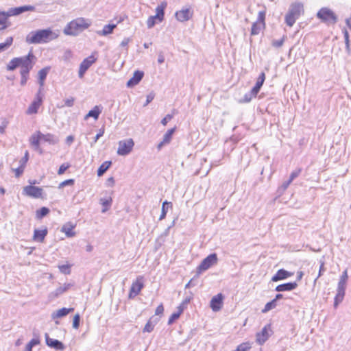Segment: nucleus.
<instances>
[{"instance_id":"obj_4","label":"nucleus","mask_w":351,"mask_h":351,"mask_svg":"<svg viewBox=\"0 0 351 351\" xmlns=\"http://www.w3.org/2000/svg\"><path fill=\"white\" fill-rule=\"evenodd\" d=\"M348 278L347 270H345L338 282L337 294L335 297L334 307L336 308L338 305L343 301L345 296L346 283Z\"/></svg>"},{"instance_id":"obj_22","label":"nucleus","mask_w":351,"mask_h":351,"mask_svg":"<svg viewBox=\"0 0 351 351\" xmlns=\"http://www.w3.org/2000/svg\"><path fill=\"white\" fill-rule=\"evenodd\" d=\"M24 59V56L14 58L12 59L9 63L7 64V70L8 71H14L17 67L20 66L23 60Z\"/></svg>"},{"instance_id":"obj_3","label":"nucleus","mask_w":351,"mask_h":351,"mask_svg":"<svg viewBox=\"0 0 351 351\" xmlns=\"http://www.w3.org/2000/svg\"><path fill=\"white\" fill-rule=\"evenodd\" d=\"M304 12L303 3L301 2H294L291 4L289 11L285 16V23L289 26L292 27L295 23V21Z\"/></svg>"},{"instance_id":"obj_62","label":"nucleus","mask_w":351,"mask_h":351,"mask_svg":"<svg viewBox=\"0 0 351 351\" xmlns=\"http://www.w3.org/2000/svg\"><path fill=\"white\" fill-rule=\"evenodd\" d=\"M43 86H39V89L36 95V97L39 98V99H43Z\"/></svg>"},{"instance_id":"obj_59","label":"nucleus","mask_w":351,"mask_h":351,"mask_svg":"<svg viewBox=\"0 0 351 351\" xmlns=\"http://www.w3.org/2000/svg\"><path fill=\"white\" fill-rule=\"evenodd\" d=\"M261 89V87L255 85L252 88V90H250V93L255 97L256 96V95L258 94V93L259 92Z\"/></svg>"},{"instance_id":"obj_17","label":"nucleus","mask_w":351,"mask_h":351,"mask_svg":"<svg viewBox=\"0 0 351 351\" xmlns=\"http://www.w3.org/2000/svg\"><path fill=\"white\" fill-rule=\"evenodd\" d=\"M144 73L141 71H136L132 78H130L127 82V86L129 88L133 87L137 85L143 79Z\"/></svg>"},{"instance_id":"obj_10","label":"nucleus","mask_w":351,"mask_h":351,"mask_svg":"<svg viewBox=\"0 0 351 351\" xmlns=\"http://www.w3.org/2000/svg\"><path fill=\"white\" fill-rule=\"evenodd\" d=\"M23 193L28 197L38 199L42 197L43 190L40 187L29 185L23 188Z\"/></svg>"},{"instance_id":"obj_27","label":"nucleus","mask_w":351,"mask_h":351,"mask_svg":"<svg viewBox=\"0 0 351 351\" xmlns=\"http://www.w3.org/2000/svg\"><path fill=\"white\" fill-rule=\"evenodd\" d=\"M43 142H46L51 145L56 144L59 141V138L57 136L53 134L47 133L43 134L42 133Z\"/></svg>"},{"instance_id":"obj_54","label":"nucleus","mask_w":351,"mask_h":351,"mask_svg":"<svg viewBox=\"0 0 351 351\" xmlns=\"http://www.w3.org/2000/svg\"><path fill=\"white\" fill-rule=\"evenodd\" d=\"M154 97H155V94L154 93H150L149 94H148L147 95V98H146V102L145 104H144V106H146L147 105H148L151 101H153V99H154Z\"/></svg>"},{"instance_id":"obj_29","label":"nucleus","mask_w":351,"mask_h":351,"mask_svg":"<svg viewBox=\"0 0 351 351\" xmlns=\"http://www.w3.org/2000/svg\"><path fill=\"white\" fill-rule=\"evenodd\" d=\"M269 335L267 327L265 326L261 332L256 335V341L260 345H263L268 339Z\"/></svg>"},{"instance_id":"obj_48","label":"nucleus","mask_w":351,"mask_h":351,"mask_svg":"<svg viewBox=\"0 0 351 351\" xmlns=\"http://www.w3.org/2000/svg\"><path fill=\"white\" fill-rule=\"evenodd\" d=\"M80 316L79 314H76L73 317V327L75 329H77L80 326Z\"/></svg>"},{"instance_id":"obj_34","label":"nucleus","mask_w":351,"mask_h":351,"mask_svg":"<svg viewBox=\"0 0 351 351\" xmlns=\"http://www.w3.org/2000/svg\"><path fill=\"white\" fill-rule=\"evenodd\" d=\"M8 17L10 16H7V12L0 11V30H3L8 27L5 23Z\"/></svg>"},{"instance_id":"obj_18","label":"nucleus","mask_w":351,"mask_h":351,"mask_svg":"<svg viewBox=\"0 0 351 351\" xmlns=\"http://www.w3.org/2000/svg\"><path fill=\"white\" fill-rule=\"evenodd\" d=\"M293 275V273L288 271L284 269L278 270L274 276L271 278V281L278 282L279 280L287 279Z\"/></svg>"},{"instance_id":"obj_53","label":"nucleus","mask_w":351,"mask_h":351,"mask_svg":"<svg viewBox=\"0 0 351 351\" xmlns=\"http://www.w3.org/2000/svg\"><path fill=\"white\" fill-rule=\"evenodd\" d=\"M254 97L250 92L246 93L243 98L241 100V102L248 103Z\"/></svg>"},{"instance_id":"obj_33","label":"nucleus","mask_w":351,"mask_h":351,"mask_svg":"<svg viewBox=\"0 0 351 351\" xmlns=\"http://www.w3.org/2000/svg\"><path fill=\"white\" fill-rule=\"evenodd\" d=\"M111 161H105L103 162L97 169V176L99 177L103 176L106 171L110 168L111 166Z\"/></svg>"},{"instance_id":"obj_14","label":"nucleus","mask_w":351,"mask_h":351,"mask_svg":"<svg viewBox=\"0 0 351 351\" xmlns=\"http://www.w3.org/2000/svg\"><path fill=\"white\" fill-rule=\"evenodd\" d=\"M36 8L34 5H25L23 6L10 8L7 11V16H17L25 12L35 11Z\"/></svg>"},{"instance_id":"obj_25","label":"nucleus","mask_w":351,"mask_h":351,"mask_svg":"<svg viewBox=\"0 0 351 351\" xmlns=\"http://www.w3.org/2000/svg\"><path fill=\"white\" fill-rule=\"evenodd\" d=\"M175 128H171L166 132V133L163 136L162 141L158 145V147L159 149L164 145L167 144L171 141L172 136L175 132Z\"/></svg>"},{"instance_id":"obj_38","label":"nucleus","mask_w":351,"mask_h":351,"mask_svg":"<svg viewBox=\"0 0 351 351\" xmlns=\"http://www.w3.org/2000/svg\"><path fill=\"white\" fill-rule=\"evenodd\" d=\"M13 42L12 37H8L4 43H0V52L4 51L8 49Z\"/></svg>"},{"instance_id":"obj_23","label":"nucleus","mask_w":351,"mask_h":351,"mask_svg":"<svg viewBox=\"0 0 351 351\" xmlns=\"http://www.w3.org/2000/svg\"><path fill=\"white\" fill-rule=\"evenodd\" d=\"M43 102V99L37 97H35V99L33 101V102L31 104V105L29 106L27 110V114H35L38 112V109L39 106L41 105Z\"/></svg>"},{"instance_id":"obj_56","label":"nucleus","mask_w":351,"mask_h":351,"mask_svg":"<svg viewBox=\"0 0 351 351\" xmlns=\"http://www.w3.org/2000/svg\"><path fill=\"white\" fill-rule=\"evenodd\" d=\"M59 269H60V271L62 273H64V274L70 273L69 266L67 265H61L59 267Z\"/></svg>"},{"instance_id":"obj_46","label":"nucleus","mask_w":351,"mask_h":351,"mask_svg":"<svg viewBox=\"0 0 351 351\" xmlns=\"http://www.w3.org/2000/svg\"><path fill=\"white\" fill-rule=\"evenodd\" d=\"M286 36H284L280 40H274L272 41V46L279 48L283 45Z\"/></svg>"},{"instance_id":"obj_6","label":"nucleus","mask_w":351,"mask_h":351,"mask_svg":"<svg viewBox=\"0 0 351 351\" xmlns=\"http://www.w3.org/2000/svg\"><path fill=\"white\" fill-rule=\"evenodd\" d=\"M29 160V155H24L20 159L15 158L10 164L12 171L15 173V176L19 178L23 173L26 164Z\"/></svg>"},{"instance_id":"obj_50","label":"nucleus","mask_w":351,"mask_h":351,"mask_svg":"<svg viewBox=\"0 0 351 351\" xmlns=\"http://www.w3.org/2000/svg\"><path fill=\"white\" fill-rule=\"evenodd\" d=\"M180 316V315L179 314V313H177V312L173 313L169 318L168 324H169V325L172 324L176 319L179 318Z\"/></svg>"},{"instance_id":"obj_61","label":"nucleus","mask_w":351,"mask_h":351,"mask_svg":"<svg viewBox=\"0 0 351 351\" xmlns=\"http://www.w3.org/2000/svg\"><path fill=\"white\" fill-rule=\"evenodd\" d=\"M114 184V179L113 177H110L106 182L107 186H113Z\"/></svg>"},{"instance_id":"obj_60","label":"nucleus","mask_w":351,"mask_h":351,"mask_svg":"<svg viewBox=\"0 0 351 351\" xmlns=\"http://www.w3.org/2000/svg\"><path fill=\"white\" fill-rule=\"evenodd\" d=\"M261 89V87L255 85L252 88V90H250V93L255 97L256 96V95L258 94V93L259 92Z\"/></svg>"},{"instance_id":"obj_52","label":"nucleus","mask_w":351,"mask_h":351,"mask_svg":"<svg viewBox=\"0 0 351 351\" xmlns=\"http://www.w3.org/2000/svg\"><path fill=\"white\" fill-rule=\"evenodd\" d=\"M301 173V169H295V171H293L291 175H290V177H289V179L291 182H293V180L296 178L297 177H298V176L300 175V173Z\"/></svg>"},{"instance_id":"obj_21","label":"nucleus","mask_w":351,"mask_h":351,"mask_svg":"<svg viewBox=\"0 0 351 351\" xmlns=\"http://www.w3.org/2000/svg\"><path fill=\"white\" fill-rule=\"evenodd\" d=\"M47 229L44 228L43 230L35 229L33 235V239L35 241L43 242L47 234Z\"/></svg>"},{"instance_id":"obj_19","label":"nucleus","mask_w":351,"mask_h":351,"mask_svg":"<svg viewBox=\"0 0 351 351\" xmlns=\"http://www.w3.org/2000/svg\"><path fill=\"white\" fill-rule=\"evenodd\" d=\"M223 303V295L219 293L214 296L210 300V307L213 311H218L221 309Z\"/></svg>"},{"instance_id":"obj_39","label":"nucleus","mask_w":351,"mask_h":351,"mask_svg":"<svg viewBox=\"0 0 351 351\" xmlns=\"http://www.w3.org/2000/svg\"><path fill=\"white\" fill-rule=\"evenodd\" d=\"M277 306V303L276 302V300H272L271 301L267 302L265 305L264 308L262 309L263 313H266L270 310H272L275 308Z\"/></svg>"},{"instance_id":"obj_47","label":"nucleus","mask_w":351,"mask_h":351,"mask_svg":"<svg viewBox=\"0 0 351 351\" xmlns=\"http://www.w3.org/2000/svg\"><path fill=\"white\" fill-rule=\"evenodd\" d=\"M265 74L264 72H262L260 74V75H259V77H258V78L255 85H256V86H258L261 88L263 84V83H264V82H265Z\"/></svg>"},{"instance_id":"obj_8","label":"nucleus","mask_w":351,"mask_h":351,"mask_svg":"<svg viewBox=\"0 0 351 351\" xmlns=\"http://www.w3.org/2000/svg\"><path fill=\"white\" fill-rule=\"evenodd\" d=\"M218 261L217 255L215 253H213L209 254L207 257H206L201 262L200 265L197 267V271L199 273L207 270L211 266L217 264Z\"/></svg>"},{"instance_id":"obj_35","label":"nucleus","mask_w":351,"mask_h":351,"mask_svg":"<svg viewBox=\"0 0 351 351\" xmlns=\"http://www.w3.org/2000/svg\"><path fill=\"white\" fill-rule=\"evenodd\" d=\"M50 210L47 207H42L39 210H37L36 212V218L37 219H41L45 216H47L49 213Z\"/></svg>"},{"instance_id":"obj_11","label":"nucleus","mask_w":351,"mask_h":351,"mask_svg":"<svg viewBox=\"0 0 351 351\" xmlns=\"http://www.w3.org/2000/svg\"><path fill=\"white\" fill-rule=\"evenodd\" d=\"M143 278V276H138L136 280L132 282L128 295V298L130 299L134 298L138 295L143 288L144 285L142 282Z\"/></svg>"},{"instance_id":"obj_43","label":"nucleus","mask_w":351,"mask_h":351,"mask_svg":"<svg viewBox=\"0 0 351 351\" xmlns=\"http://www.w3.org/2000/svg\"><path fill=\"white\" fill-rule=\"evenodd\" d=\"M176 110H173V112L172 114H167L162 120H161V123L163 125H166L167 124V123L171 120L176 113Z\"/></svg>"},{"instance_id":"obj_63","label":"nucleus","mask_w":351,"mask_h":351,"mask_svg":"<svg viewBox=\"0 0 351 351\" xmlns=\"http://www.w3.org/2000/svg\"><path fill=\"white\" fill-rule=\"evenodd\" d=\"M249 347H247L245 344H241L237 347L236 351H247Z\"/></svg>"},{"instance_id":"obj_37","label":"nucleus","mask_w":351,"mask_h":351,"mask_svg":"<svg viewBox=\"0 0 351 351\" xmlns=\"http://www.w3.org/2000/svg\"><path fill=\"white\" fill-rule=\"evenodd\" d=\"M112 198L109 197L108 199L106 198H101L99 200L100 204L104 206V208L102 209V213L106 212L108 208L110 207L112 204Z\"/></svg>"},{"instance_id":"obj_36","label":"nucleus","mask_w":351,"mask_h":351,"mask_svg":"<svg viewBox=\"0 0 351 351\" xmlns=\"http://www.w3.org/2000/svg\"><path fill=\"white\" fill-rule=\"evenodd\" d=\"M72 286L71 284L67 283L64 284L63 286H60L58 287L55 291L53 292V294L56 297L59 296L60 295L62 294L65 291H66L71 287Z\"/></svg>"},{"instance_id":"obj_12","label":"nucleus","mask_w":351,"mask_h":351,"mask_svg":"<svg viewBox=\"0 0 351 351\" xmlns=\"http://www.w3.org/2000/svg\"><path fill=\"white\" fill-rule=\"evenodd\" d=\"M96 58L92 55L85 58L80 64L78 71V75L80 78H82L86 72V71L90 67V66L95 62Z\"/></svg>"},{"instance_id":"obj_32","label":"nucleus","mask_w":351,"mask_h":351,"mask_svg":"<svg viewBox=\"0 0 351 351\" xmlns=\"http://www.w3.org/2000/svg\"><path fill=\"white\" fill-rule=\"evenodd\" d=\"M42 132L38 131L36 134H33L30 138L31 144L34 146H38L40 142H43Z\"/></svg>"},{"instance_id":"obj_31","label":"nucleus","mask_w":351,"mask_h":351,"mask_svg":"<svg viewBox=\"0 0 351 351\" xmlns=\"http://www.w3.org/2000/svg\"><path fill=\"white\" fill-rule=\"evenodd\" d=\"M117 27L116 24L106 25L101 31H98L97 34L100 36H107L112 33L114 29Z\"/></svg>"},{"instance_id":"obj_7","label":"nucleus","mask_w":351,"mask_h":351,"mask_svg":"<svg viewBox=\"0 0 351 351\" xmlns=\"http://www.w3.org/2000/svg\"><path fill=\"white\" fill-rule=\"evenodd\" d=\"M36 60V56L32 51H30L27 56H24V59L20 66L21 75H29V73L32 69Z\"/></svg>"},{"instance_id":"obj_5","label":"nucleus","mask_w":351,"mask_h":351,"mask_svg":"<svg viewBox=\"0 0 351 351\" xmlns=\"http://www.w3.org/2000/svg\"><path fill=\"white\" fill-rule=\"evenodd\" d=\"M317 17L327 25H334L337 22V16L328 8H322L317 12Z\"/></svg>"},{"instance_id":"obj_26","label":"nucleus","mask_w":351,"mask_h":351,"mask_svg":"<svg viewBox=\"0 0 351 351\" xmlns=\"http://www.w3.org/2000/svg\"><path fill=\"white\" fill-rule=\"evenodd\" d=\"M101 112V108L99 106H95L92 110H90L88 114L84 117V120H87L89 117L94 118L95 120H97L99 114Z\"/></svg>"},{"instance_id":"obj_2","label":"nucleus","mask_w":351,"mask_h":351,"mask_svg":"<svg viewBox=\"0 0 351 351\" xmlns=\"http://www.w3.org/2000/svg\"><path fill=\"white\" fill-rule=\"evenodd\" d=\"M90 25V21L89 20L79 17L69 22L64 27L63 32L65 35L75 36Z\"/></svg>"},{"instance_id":"obj_51","label":"nucleus","mask_w":351,"mask_h":351,"mask_svg":"<svg viewBox=\"0 0 351 351\" xmlns=\"http://www.w3.org/2000/svg\"><path fill=\"white\" fill-rule=\"evenodd\" d=\"M70 167V165L67 163H64L62 164V165H60V167H59V169L58 171V174L59 175H62L63 174L65 171L69 169Z\"/></svg>"},{"instance_id":"obj_24","label":"nucleus","mask_w":351,"mask_h":351,"mask_svg":"<svg viewBox=\"0 0 351 351\" xmlns=\"http://www.w3.org/2000/svg\"><path fill=\"white\" fill-rule=\"evenodd\" d=\"M75 226L71 223H67L62 226L61 232L65 233L67 237H73L75 235V232L73 230Z\"/></svg>"},{"instance_id":"obj_16","label":"nucleus","mask_w":351,"mask_h":351,"mask_svg":"<svg viewBox=\"0 0 351 351\" xmlns=\"http://www.w3.org/2000/svg\"><path fill=\"white\" fill-rule=\"evenodd\" d=\"M45 341L46 344L52 348L58 350H63L65 348L64 345L58 339H51L49 337L47 333H45Z\"/></svg>"},{"instance_id":"obj_44","label":"nucleus","mask_w":351,"mask_h":351,"mask_svg":"<svg viewBox=\"0 0 351 351\" xmlns=\"http://www.w3.org/2000/svg\"><path fill=\"white\" fill-rule=\"evenodd\" d=\"M152 319L151 318L147 322V324H145L143 331L145 332H151L152 331H153L154 330V324H152Z\"/></svg>"},{"instance_id":"obj_13","label":"nucleus","mask_w":351,"mask_h":351,"mask_svg":"<svg viewBox=\"0 0 351 351\" xmlns=\"http://www.w3.org/2000/svg\"><path fill=\"white\" fill-rule=\"evenodd\" d=\"M134 145L132 138L119 141L117 154H129L132 151Z\"/></svg>"},{"instance_id":"obj_20","label":"nucleus","mask_w":351,"mask_h":351,"mask_svg":"<svg viewBox=\"0 0 351 351\" xmlns=\"http://www.w3.org/2000/svg\"><path fill=\"white\" fill-rule=\"evenodd\" d=\"M298 287L296 282H290L279 285L275 288V291L278 292L290 291H293Z\"/></svg>"},{"instance_id":"obj_40","label":"nucleus","mask_w":351,"mask_h":351,"mask_svg":"<svg viewBox=\"0 0 351 351\" xmlns=\"http://www.w3.org/2000/svg\"><path fill=\"white\" fill-rule=\"evenodd\" d=\"M49 70H50V67H49V66H47V67H45V68L40 69L38 73V79L41 80H45Z\"/></svg>"},{"instance_id":"obj_45","label":"nucleus","mask_w":351,"mask_h":351,"mask_svg":"<svg viewBox=\"0 0 351 351\" xmlns=\"http://www.w3.org/2000/svg\"><path fill=\"white\" fill-rule=\"evenodd\" d=\"M157 20V17H156V16H150L147 21V27L149 29L150 28H152L155 24H156V21Z\"/></svg>"},{"instance_id":"obj_64","label":"nucleus","mask_w":351,"mask_h":351,"mask_svg":"<svg viewBox=\"0 0 351 351\" xmlns=\"http://www.w3.org/2000/svg\"><path fill=\"white\" fill-rule=\"evenodd\" d=\"M185 308H186V306L184 304H183L182 303H181L177 308V309H178L177 313H179V314L181 315Z\"/></svg>"},{"instance_id":"obj_9","label":"nucleus","mask_w":351,"mask_h":351,"mask_svg":"<svg viewBox=\"0 0 351 351\" xmlns=\"http://www.w3.org/2000/svg\"><path fill=\"white\" fill-rule=\"evenodd\" d=\"M265 12L261 11L258 12V19L252 24L251 28V35H258L261 30L265 27Z\"/></svg>"},{"instance_id":"obj_41","label":"nucleus","mask_w":351,"mask_h":351,"mask_svg":"<svg viewBox=\"0 0 351 351\" xmlns=\"http://www.w3.org/2000/svg\"><path fill=\"white\" fill-rule=\"evenodd\" d=\"M40 340L38 339H32L25 346L24 351H32L33 346L39 344Z\"/></svg>"},{"instance_id":"obj_15","label":"nucleus","mask_w":351,"mask_h":351,"mask_svg":"<svg viewBox=\"0 0 351 351\" xmlns=\"http://www.w3.org/2000/svg\"><path fill=\"white\" fill-rule=\"evenodd\" d=\"M193 16V11L189 8H182L176 12V17L180 22L189 21Z\"/></svg>"},{"instance_id":"obj_30","label":"nucleus","mask_w":351,"mask_h":351,"mask_svg":"<svg viewBox=\"0 0 351 351\" xmlns=\"http://www.w3.org/2000/svg\"><path fill=\"white\" fill-rule=\"evenodd\" d=\"M73 308H62L51 314L52 319H56L67 315Z\"/></svg>"},{"instance_id":"obj_49","label":"nucleus","mask_w":351,"mask_h":351,"mask_svg":"<svg viewBox=\"0 0 351 351\" xmlns=\"http://www.w3.org/2000/svg\"><path fill=\"white\" fill-rule=\"evenodd\" d=\"M74 183H75L74 179H68V180H66L62 182L59 184V188L61 189L65 186H69V185L71 186V185H73Z\"/></svg>"},{"instance_id":"obj_1","label":"nucleus","mask_w":351,"mask_h":351,"mask_svg":"<svg viewBox=\"0 0 351 351\" xmlns=\"http://www.w3.org/2000/svg\"><path fill=\"white\" fill-rule=\"evenodd\" d=\"M51 29H38L27 34L25 41L29 44L46 43L57 38Z\"/></svg>"},{"instance_id":"obj_42","label":"nucleus","mask_w":351,"mask_h":351,"mask_svg":"<svg viewBox=\"0 0 351 351\" xmlns=\"http://www.w3.org/2000/svg\"><path fill=\"white\" fill-rule=\"evenodd\" d=\"M64 104L60 106H58V108H63L64 106L72 107L74 105L75 98L73 97H70L64 100Z\"/></svg>"},{"instance_id":"obj_55","label":"nucleus","mask_w":351,"mask_h":351,"mask_svg":"<svg viewBox=\"0 0 351 351\" xmlns=\"http://www.w3.org/2000/svg\"><path fill=\"white\" fill-rule=\"evenodd\" d=\"M343 33H344L345 43H346V47H347V49H349V47H350L349 33L346 29H343Z\"/></svg>"},{"instance_id":"obj_58","label":"nucleus","mask_w":351,"mask_h":351,"mask_svg":"<svg viewBox=\"0 0 351 351\" xmlns=\"http://www.w3.org/2000/svg\"><path fill=\"white\" fill-rule=\"evenodd\" d=\"M164 312V307L162 304L158 305L155 311V315H162Z\"/></svg>"},{"instance_id":"obj_28","label":"nucleus","mask_w":351,"mask_h":351,"mask_svg":"<svg viewBox=\"0 0 351 351\" xmlns=\"http://www.w3.org/2000/svg\"><path fill=\"white\" fill-rule=\"evenodd\" d=\"M167 7L166 3H162L160 5H158L156 8V17H157V20L159 22H162L164 19L165 16V9Z\"/></svg>"},{"instance_id":"obj_57","label":"nucleus","mask_w":351,"mask_h":351,"mask_svg":"<svg viewBox=\"0 0 351 351\" xmlns=\"http://www.w3.org/2000/svg\"><path fill=\"white\" fill-rule=\"evenodd\" d=\"M167 213V208L164 206V205H162V209H161V214L159 217V220H162L165 218L166 215Z\"/></svg>"}]
</instances>
